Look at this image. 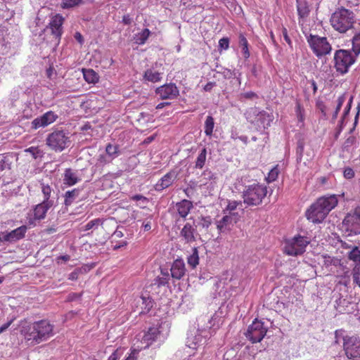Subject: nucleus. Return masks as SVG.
I'll list each match as a JSON object with an SVG mask.
<instances>
[{
	"mask_svg": "<svg viewBox=\"0 0 360 360\" xmlns=\"http://www.w3.org/2000/svg\"><path fill=\"white\" fill-rule=\"evenodd\" d=\"M21 326L20 334L22 335L26 342L31 345H39L49 340L53 337L55 333V326L47 319L35 321Z\"/></svg>",
	"mask_w": 360,
	"mask_h": 360,
	"instance_id": "obj_1",
	"label": "nucleus"
},
{
	"mask_svg": "<svg viewBox=\"0 0 360 360\" xmlns=\"http://www.w3.org/2000/svg\"><path fill=\"white\" fill-rule=\"evenodd\" d=\"M338 203V200L335 195L320 197L307 210L305 216L312 223L320 224Z\"/></svg>",
	"mask_w": 360,
	"mask_h": 360,
	"instance_id": "obj_2",
	"label": "nucleus"
},
{
	"mask_svg": "<svg viewBox=\"0 0 360 360\" xmlns=\"http://www.w3.org/2000/svg\"><path fill=\"white\" fill-rule=\"evenodd\" d=\"M330 22L335 31L340 34H345L354 28L356 16L352 10L340 6L332 13Z\"/></svg>",
	"mask_w": 360,
	"mask_h": 360,
	"instance_id": "obj_3",
	"label": "nucleus"
},
{
	"mask_svg": "<svg viewBox=\"0 0 360 360\" xmlns=\"http://www.w3.org/2000/svg\"><path fill=\"white\" fill-rule=\"evenodd\" d=\"M46 145L51 150L56 153L62 152L70 144V137L67 130L63 128H53L51 131L47 134Z\"/></svg>",
	"mask_w": 360,
	"mask_h": 360,
	"instance_id": "obj_4",
	"label": "nucleus"
},
{
	"mask_svg": "<svg viewBox=\"0 0 360 360\" xmlns=\"http://www.w3.org/2000/svg\"><path fill=\"white\" fill-rule=\"evenodd\" d=\"M267 194L266 186L254 184L248 186L243 193L244 203L249 206H257L262 203Z\"/></svg>",
	"mask_w": 360,
	"mask_h": 360,
	"instance_id": "obj_5",
	"label": "nucleus"
},
{
	"mask_svg": "<svg viewBox=\"0 0 360 360\" xmlns=\"http://www.w3.org/2000/svg\"><path fill=\"white\" fill-rule=\"evenodd\" d=\"M309 243L310 240L307 237L298 234L285 240L283 252L289 256L302 255Z\"/></svg>",
	"mask_w": 360,
	"mask_h": 360,
	"instance_id": "obj_6",
	"label": "nucleus"
},
{
	"mask_svg": "<svg viewBox=\"0 0 360 360\" xmlns=\"http://www.w3.org/2000/svg\"><path fill=\"white\" fill-rule=\"evenodd\" d=\"M307 41L313 53L319 58L329 54L332 50L331 45L325 37L310 34Z\"/></svg>",
	"mask_w": 360,
	"mask_h": 360,
	"instance_id": "obj_7",
	"label": "nucleus"
},
{
	"mask_svg": "<svg viewBox=\"0 0 360 360\" xmlns=\"http://www.w3.org/2000/svg\"><path fill=\"white\" fill-rule=\"evenodd\" d=\"M334 61L336 72L345 75L355 62V58L349 51L340 49L335 53Z\"/></svg>",
	"mask_w": 360,
	"mask_h": 360,
	"instance_id": "obj_8",
	"label": "nucleus"
},
{
	"mask_svg": "<svg viewBox=\"0 0 360 360\" xmlns=\"http://www.w3.org/2000/svg\"><path fill=\"white\" fill-rule=\"evenodd\" d=\"M343 349L349 359L360 360V337L358 335L343 337Z\"/></svg>",
	"mask_w": 360,
	"mask_h": 360,
	"instance_id": "obj_9",
	"label": "nucleus"
},
{
	"mask_svg": "<svg viewBox=\"0 0 360 360\" xmlns=\"http://www.w3.org/2000/svg\"><path fill=\"white\" fill-rule=\"evenodd\" d=\"M266 332L267 328L264 327V323L255 319L248 326L245 335L252 343H257L263 340Z\"/></svg>",
	"mask_w": 360,
	"mask_h": 360,
	"instance_id": "obj_10",
	"label": "nucleus"
},
{
	"mask_svg": "<svg viewBox=\"0 0 360 360\" xmlns=\"http://www.w3.org/2000/svg\"><path fill=\"white\" fill-rule=\"evenodd\" d=\"M342 224L350 234H360V207L358 206L347 213Z\"/></svg>",
	"mask_w": 360,
	"mask_h": 360,
	"instance_id": "obj_11",
	"label": "nucleus"
},
{
	"mask_svg": "<svg viewBox=\"0 0 360 360\" xmlns=\"http://www.w3.org/2000/svg\"><path fill=\"white\" fill-rule=\"evenodd\" d=\"M27 231L25 225L20 226L11 231H3L0 233V243H15L25 238Z\"/></svg>",
	"mask_w": 360,
	"mask_h": 360,
	"instance_id": "obj_12",
	"label": "nucleus"
},
{
	"mask_svg": "<svg viewBox=\"0 0 360 360\" xmlns=\"http://www.w3.org/2000/svg\"><path fill=\"white\" fill-rule=\"evenodd\" d=\"M58 118V115L53 111L49 110L34 118L32 122V129H37L40 127H46L55 122Z\"/></svg>",
	"mask_w": 360,
	"mask_h": 360,
	"instance_id": "obj_13",
	"label": "nucleus"
},
{
	"mask_svg": "<svg viewBox=\"0 0 360 360\" xmlns=\"http://www.w3.org/2000/svg\"><path fill=\"white\" fill-rule=\"evenodd\" d=\"M53 205V202H43L37 205L33 210V217H28V224L32 226H36V221L44 219L49 209Z\"/></svg>",
	"mask_w": 360,
	"mask_h": 360,
	"instance_id": "obj_14",
	"label": "nucleus"
},
{
	"mask_svg": "<svg viewBox=\"0 0 360 360\" xmlns=\"http://www.w3.org/2000/svg\"><path fill=\"white\" fill-rule=\"evenodd\" d=\"M155 93L162 99H174L179 96V91L175 84L169 83L158 87Z\"/></svg>",
	"mask_w": 360,
	"mask_h": 360,
	"instance_id": "obj_15",
	"label": "nucleus"
},
{
	"mask_svg": "<svg viewBox=\"0 0 360 360\" xmlns=\"http://www.w3.org/2000/svg\"><path fill=\"white\" fill-rule=\"evenodd\" d=\"M64 18L60 14H56L51 18L49 24L52 35L59 41L63 34Z\"/></svg>",
	"mask_w": 360,
	"mask_h": 360,
	"instance_id": "obj_16",
	"label": "nucleus"
},
{
	"mask_svg": "<svg viewBox=\"0 0 360 360\" xmlns=\"http://www.w3.org/2000/svg\"><path fill=\"white\" fill-rule=\"evenodd\" d=\"M198 232L195 226L186 223L180 231L179 236L185 243H193L196 241Z\"/></svg>",
	"mask_w": 360,
	"mask_h": 360,
	"instance_id": "obj_17",
	"label": "nucleus"
},
{
	"mask_svg": "<svg viewBox=\"0 0 360 360\" xmlns=\"http://www.w3.org/2000/svg\"><path fill=\"white\" fill-rule=\"evenodd\" d=\"M238 215L237 213L224 215L221 219L216 221L215 224L219 234L230 231L232 226L237 222L233 220V217Z\"/></svg>",
	"mask_w": 360,
	"mask_h": 360,
	"instance_id": "obj_18",
	"label": "nucleus"
},
{
	"mask_svg": "<svg viewBox=\"0 0 360 360\" xmlns=\"http://www.w3.org/2000/svg\"><path fill=\"white\" fill-rule=\"evenodd\" d=\"M186 267L184 261L181 259H175L171 266V276L173 278L180 280L186 274Z\"/></svg>",
	"mask_w": 360,
	"mask_h": 360,
	"instance_id": "obj_19",
	"label": "nucleus"
},
{
	"mask_svg": "<svg viewBox=\"0 0 360 360\" xmlns=\"http://www.w3.org/2000/svg\"><path fill=\"white\" fill-rule=\"evenodd\" d=\"M176 179V174L172 171L164 175L155 184V188L158 191H161L169 187Z\"/></svg>",
	"mask_w": 360,
	"mask_h": 360,
	"instance_id": "obj_20",
	"label": "nucleus"
},
{
	"mask_svg": "<svg viewBox=\"0 0 360 360\" xmlns=\"http://www.w3.org/2000/svg\"><path fill=\"white\" fill-rule=\"evenodd\" d=\"M193 207L192 202L186 199L176 204L177 212L182 218H186L188 216Z\"/></svg>",
	"mask_w": 360,
	"mask_h": 360,
	"instance_id": "obj_21",
	"label": "nucleus"
},
{
	"mask_svg": "<svg viewBox=\"0 0 360 360\" xmlns=\"http://www.w3.org/2000/svg\"><path fill=\"white\" fill-rule=\"evenodd\" d=\"M297 11L299 16V23L301 24L304 19L309 16L310 13V9L307 2L305 1L297 0Z\"/></svg>",
	"mask_w": 360,
	"mask_h": 360,
	"instance_id": "obj_22",
	"label": "nucleus"
},
{
	"mask_svg": "<svg viewBox=\"0 0 360 360\" xmlns=\"http://www.w3.org/2000/svg\"><path fill=\"white\" fill-rule=\"evenodd\" d=\"M80 181V179L77 176V173L75 172L72 169L68 168L65 170L63 184L72 186L75 185Z\"/></svg>",
	"mask_w": 360,
	"mask_h": 360,
	"instance_id": "obj_23",
	"label": "nucleus"
},
{
	"mask_svg": "<svg viewBox=\"0 0 360 360\" xmlns=\"http://www.w3.org/2000/svg\"><path fill=\"white\" fill-rule=\"evenodd\" d=\"M159 335L160 330L158 328L150 327L144 334L143 340L146 342L147 345H150L156 340Z\"/></svg>",
	"mask_w": 360,
	"mask_h": 360,
	"instance_id": "obj_24",
	"label": "nucleus"
},
{
	"mask_svg": "<svg viewBox=\"0 0 360 360\" xmlns=\"http://www.w3.org/2000/svg\"><path fill=\"white\" fill-rule=\"evenodd\" d=\"M169 274L168 271L161 269V274L157 276L154 280V284L158 287L165 286L169 284Z\"/></svg>",
	"mask_w": 360,
	"mask_h": 360,
	"instance_id": "obj_25",
	"label": "nucleus"
},
{
	"mask_svg": "<svg viewBox=\"0 0 360 360\" xmlns=\"http://www.w3.org/2000/svg\"><path fill=\"white\" fill-rule=\"evenodd\" d=\"M239 46L242 48V53L245 59L249 58L250 56L249 43L246 37L242 33L239 34Z\"/></svg>",
	"mask_w": 360,
	"mask_h": 360,
	"instance_id": "obj_26",
	"label": "nucleus"
},
{
	"mask_svg": "<svg viewBox=\"0 0 360 360\" xmlns=\"http://www.w3.org/2000/svg\"><path fill=\"white\" fill-rule=\"evenodd\" d=\"M83 76L85 81L89 84H95L98 81V74L92 69H84Z\"/></svg>",
	"mask_w": 360,
	"mask_h": 360,
	"instance_id": "obj_27",
	"label": "nucleus"
},
{
	"mask_svg": "<svg viewBox=\"0 0 360 360\" xmlns=\"http://www.w3.org/2000/svg\"><path fill=\"white\" fill-rule=\"evenodd\" d=\"M143 79L146 81L155 83L161 80V74L158 72H154L150 69L146 70L144 72Z\"/></svg>",
	"mask_w": 360,
	"mask_h": 360,
	"instance_id": "obj_28",
	"label": "nucleus"
},
{
	"mask_svg": "<svg viewBox=\"0 0 360 360\" xmlns=\"http://www.w3.org/2000/svg\"><path fill=\"white\" fill-rule=\"evenodd\" d=\"M80 190L79 188H75L72 191H68L65 193V204L68 206L70 205L74 200L79 196Z\"/></svg>",
	"mask_w": 360,
	"mask_h": 360,
	"instance_id": "obj_29",
	"label": "nucleus"
},
{
	"mask_svg": "<svg viewBox=\"0 0 360 360\" xmlns=\"http://www.w3.org/2000/svg\"><path fill=\"white\" fill-rule=\"evenodd\" d=\"M214 120L212 116L209 115L207 117L205 121V134L207 136H212L214 131Z\"/></svg>",
	"mask_w": 360,
	"mask_h": 360,
	"instance_id": "obj_30",
	"label": "nucleus"
},
{
	"mask_svg": "<svg viewBox=\"0 0 360 360\" xmlns=\"http://www.w3.org/2000/svg\"><path fill=\"white\" fill-rule=\"evenodd\" d=\"M187 262L193 269L199 264L198 251L197 248H193V253L187 258Z\"/></svg>",
	"mask_w": 360,
	"mask_h": 360,
	"instance_id": "obj_31",
	"label": "nucleus"
},
{
	"mask_svg": "<svg viewBox=\"0 0 360 360\" xmlns=\"http://www.w3.org/2000/svg\"><path fill=\"white\" fill-rule=\"evenodd\" d=\"M207 157V149L205 148H202L200 153L198 154L195 167L198 169H202L205 163Z\"/></svg>",
	"mask_w": 360,
	"mask_h": 360,
	"instance_id": "obj_32",
	"label": "nucleus"
},
{
	"mask_svg": "<svg viewBox=\"0 0 360 360\" xmlns=\"http://www.w3.org/2000/svg\"><path fill=\"white\" fill-rule=\"evenodd\" d=\"M106 154L110 158V160H113L119 155V147L117 145L111 143L107 144L105 147Z\"/></svg>",
	"mask_w": 360,
	"mask_h": 360,
	"instance_id": "obj_33",
	"label": "nucleus"
},
{
	"mask_svg": "<svg viewBox=\"0 0 360 360\" xmlns=\"http://www.w3.org/2000/svg\"><path fill=\"white\" fill-rule=\"evenodd\" d=\"M150 32L148 28L143 29L136 37V43L142 45L146 43L150 36Z\"/></svg>",
	"mask_w": 360,
	"mask_h": 360,
	"instance_id": "obj_34",
	"label": "nucleus"
},
{
	"mask_svg": "<svg viewBox=\"0 0 360 360\" xmlns=\"http://www.w3.org/2000/svg\"><path fill=\"white\" fill-rule=\"evenodd\" d=\"M103 220L99 218L94 219L89 221L84 226V231H89L91 229H97L99 226L103 225Z\"/></svg>",
	"mask_w": 360,
	"mask_h": 360,
	"instance_id": "obj_35",
	"label": "nucleus"
},
{
	"mask_svg": "<svg viewBox=\"0 0 360 360\" xmlns=\"http://www.w3.org/2000/svg\"><path fill=\"white\" fill-rule=\"evenodd\" d=\"M83 3V0H62L60 7L64 9L72 8Z\"/></svg>",
	"mask_w": 360,
	"mask_h": 360,
	"instance_id": "obj_36",
	"label": "nucleus"
},
{
	"mask_svg": "<svg viewBox=\"0 0 360 360\" xmlns=\"http://www.w3.org/2000/svg\"><path fill=\"white\" fill-rule=\"evenodd\" d=\"M349 259L356 263V266H360V250L358 248H353L349 253Z\"/></svg>",
	"mask_w": 360,
	"mask_h": 360,
	"instance_id": "obj_37",
	"label": "nucleus"
},
{
	"mask_svg": "<svg viewBox=\"0 0 360 360\" xmlns=\"http://www.w3.org/2000/svg\"><path fill=\"white\" fill-rule=\"evenodd\" d=\"M41 192L44 195V200L43 202H53L52 201L49 200V198L51 197V194L52 192V189L51 186L48 184H41Z\"/></svg>",
	"mask_w": 360,
	"mask_h": 360,
	"instance_id": "obj_38",
	"label": "nucleus"
},
{
	"mask_svg": "<svg viewBox=\"0 0 360 360\" xmlns=\"http://www.w3.org/2000/svg\"><path fill=\"white\" fill-rule=\"evenodd\" d=\"M279 174L278 166L276 165L269 172L268 176L266 177V179L268 183L273 182L276 181Z\"/></svg>",
	"mask_w": 360,
	"mask_h": 360,
	"instance_id": "obj_39",
	"label": "nucleus"
},
{
	"mask_svg": "<svg viewBox=\"0 0 360 360\" xmlns=\"http://www.w3.org/2000/svg\"><path fill=\"white\" fill-rule=\"evenodd\" d=\"M352 51L356 56L360 53V33L355 34L352 38Z\"/></svg>",
	"mask_w": 360,
	"mask_h": 360,
	"instance_id": "obj_40",
	"label": "nucleus"
},
{
	"mask_svg": "<svg viewBox=\"0 0 360 360\" xmlns=\"http://www.w3.org/2000/svg\"><path fill=\"white\" fill-rule=\"evenodd\" d=\"M297 118L299 122H303L304 120V110L300 103H297L295 108Z\"/></svg>",
	"mask_w": 360,
	"mask_h": 360,
	"instance_id": "obj_41",
	"label": "nucleus"
},
{
	"mask_svg": "<svg viewBox=\"0 0 360 360\" xmlns=\"http://www.w3.org/2000/svg\"><path fill=\"white\" fill-rule=\"evenodd\" d=\"M238 206H242L241 201H229L228 205L226 207V210L229 211L230 214H233L232 212L234 211Z\"/></svg>",
	"mask_w": 360,
	"mask_h": 360,
	"instance_id": "obj_42",
	"label": "nucleus"
},
{
	"mask_svg": "<svg viewBox=\"0 0 360 360\" xmlns=\"http://www.w3.org/2000/svg\"><path fill=\"white\" fill-rule=\"evenodd\" d=\"M353 282L360 287V270L359 267L355 266L352 271Z\"/></svg>",
	"mask_w": 360,
	"mask_h": 360,
	"instance_id": "obj_43",
	"label": "nucleus"
},
{
	"mask_svg": "<svg viewBox=\"0 0 360 360\" xmlns=\"http://www.w3.org/2000/svg\"><path fill=\"white\" fill-rule=\"evenodd\" d=\"M25 152L30 153L34 159H37L41 153L39 147L33 146L26 148Z\"/></svg>",
	"mask_w": 360,
	"mask_h": 360,
	"instance_id": "obj_44",
	"label": "nucleus"
},
{
	"mask_svg": "<svg viewBox=\"0 0 360 360\" xmlns=\"http://www.w3.org/2000/svg\"><path fill=\"white\" fill-rule=\"evenodd\" d=\"M212 219L210 217H202L201 221H200V225L202 227V229H205V231H207L208 229L212 225Z\"/></svg>",
	"mask_w": 360,
	"mask_h": 360,
	"instance_id": "obj_45",
	"label": "nucleus"
},
{
	"mask_svg": "<svg viewBox=\"0 0 360 360\" xmlns=\"http://www.w3.org/2000/svg\"><path fill=\"white\" fill-rule=\"evenodd\" d=\"M343 176L347 179H352L355 176V172L352 167H347L343 172Z\"/></svg>",
	"mask_w": 360,
	"mask_h": 360,
	"instance_id": "obj_46",
	"label": "nucleus"
},
{
	"mask_svg": "<svg viewBox=\"0 0 360 360\" xmlns=\"http://www.w3.org/2000/svg\"><path fill=\"white\" fill-rule=\"evenodd\" d=\"M229 47V39L223 37L219 41V48L223 50H227Z\"/></svg>",
	"mask_w": 360,
	"mask_h": 360,
	"instance_id": "obj_47",
	"label": "nucleus"
},
{
	"mask_svg": "<svg viewBox=\"0 0 360 360\" xmlns=\"http://www.w3.org/2000/svg\"><path fill=\"white\" fill-rule=\"evenodd\" d=\"M346 100L345 94H342L337 99V105L335 108V111L339 112L343 103H345Z\"/></svg>",
	"mask_w": 360,
	"mask_h": 360,
	"instance_id": "obj_48",
	"label": "nucleus"
},
{
	"mask_svg": "<svg viewBox=\"0 0 360 360\" xmlns=\"http://www.w3.org/2000/svg\"><path fill=\"white\" fill-rule=\"evenodd\" d=\"M316 108L320 110L323 117H326V106L323 101H317L316 103Z\"/></svg>",
	"mask_w": 360,
	"mask_h": 360,
	"instance_id": "obj_49",
	"label": "nucleus"
},
{
	"mask_svg": "<svg viewBox=\"0 0 360 360\" xmlns=\"http://www.w3.org/2000/svg\"><path fill=\"white\" fill-rule=\"evenodd\" d=\"M344 330L342 329L336 330L335 331V342L336 344L340 343V338L343 336Z\"/></svg>",
	"mask_w": 360,
	"mask_h": 360,
	"instance_id": "obj_50",
	"label": "nucleus"
},
{
	"mask_svg": "<svg viewBox=\"0 0 360 360\" xmlns=\"http://www.w3.org/2000/svg\"><path fill=\"white\" fill-rule=\"evenodd\" d=\"M15 318L11 319L0 327V334L6 331L14 321Z\"/></svg>",
	"mask_w": 360,
	"mask_h": 360,
	"instance_id": "obj_51",
	"label": "nucleus"
},
{
	"mask_svg": "<svg viewBox=\"0 0 360 360\" xmlns=\"http://www.w3.org/2000/svg\"><path fill=\"white\" fill-rule=\"evenodd\" d=\"M282 34H283L285 41L288 43V45L291 46L292 41L290 39V37L288 36L287 29L284 27H282Z\"/></svg>",
	"mask_w": 360,
	"mask_h": 360,
	"instance_id": "obj_52",
	"label": "nucleus"
},
{
	"mask_svg": "<svg viewBox=\"0 0 360 360\" xmlns=\"http://www.w3.org/2000/svg\"><path fill=\"white\" fill-rule=\"evenodd\" d=\"M241 96L243 98H248V99H252L255 98H257V94L255 93H254L253 91L245 92L241 94Z\"/></svg>",
	"mask_w": 360,
	"mask_h": 360,
	"instance_id": "obj_53",
	"label": "nucleus"
},
{
	"mask_svg": "<svg viewBox=\"0 0 360 360\" xmlns=\"http://www.w3.org/2000/svg\"><path fill=\"white\" fill-rule=\"evenodd\" d=\"M120 349H117L108 359V360H117L120 355L122 354L120 352Z\"/></svg>",
	"mask_w": 360,
	"mask_h": 360,
	"instance_id": "obj_54",
	"label": "nucleus"
},
{
	"mask_svg": "<svg viewBox=\"0 0 360 360\" xmlns=\"http://www.w3.org/2000/svg\"><path fill=\"white\" fill-rule=\"evenodd\" d=\"M356 141V138L354 136H349L345 141V147H349L354 144Z\"/></svg>",
	"mask_w": 360,
	"mask_h": 360,
	"instance_id": "obj_55",
	"label": "nucleus"
},
{
	"mask_svg": "<svg viewBox=\"0 0 360 360\" xmlns=\"http://www.w3.org/2000/svg\"><path fill=\"white\" fill-rule=\"evenodd\" d=\"M127 242L125 241V240H122L118 243H116L115 245H112V250H117L120 248H124L125 246H127Z\"/></svg>",
	"mask_w": 360,
	"mask_h": 360,
	"instance_id": "obj_56",
	"label": "nucleus"
},
{
	"mask_svg": "<svg viewBox=\"0 0 360 360\" xmlns=\"http://www.w3.org/2000/svg\"><path fill=\"white\" fill-rule=\"evenodd\" d=\"M136 350L132 349L129 355L125 359V360H137Z\"/></svg>",
	"mask_w": 360,
	"mask_h": 360,
	"instance_id": "obj_57",
	"label": "nucleus"
},
{
	"mask_svg": "<svg viewBox=\"0 0 360 360\" xmlns=\"http://www.w3.org/2000/svg\"><path fill=\"white\" fill-rule=\"evenodd\" d=\"M122 22L124 24V25H130L131 22V18L130 17V15L129 14L127 15H124L123 17H122Z\"/></svg>",
	"mask_w": 360,
	"mask_h": 360,
	"instance_id": "obj_58",
	"label": "nucleus"
},
{
	"mask_svg": "<svg viewBox=\"0 0 360 360\" xmlns=\"http://www.w3.org/2000/svg\"><path fill=\"white\" fill-rule=\"evenodd\" d=\"M81 297V294H78V293H70L69 295H68V300L69 301H72L75 299H78V298H80Z\"/></svg>",
	"mask_w": 360,
	"mask_h": 360,
	"instance_id": "obj_59",
	"label": "nucleus"
},
{
	"mask_svg": "<svg viewBox=\"0 0 360 360\" xmlns=\"http://www.w3.org/2000/svg\"><path fill=\"white\" fill-rule=\"evenodd\" d=\"M215 86V82H208L205 86L204 90L206 91H210L212 90L213 86Z\"/></svg>",
	"mask_w": 360,
	"mask_h": 360,
	"instance_id": "obj_60",
	"label": "nucleus"
},
{
	"mask_svg": "<svg viewBox=\"0 0 360 360\" xmlns=\"http://www.w3.org/2000/svg\"><path fill=\"white\" fill-rule=\"evenodd\" d=\"M143 227L144 231H148L151 229V223L150 221H146L143 223Z\"/></svg>",
	"mask_w": 360,
	"mask_h": 360,
	"instance_id": "obj_61",
	"label": "nucleus"
},
{
	"mask_svg": "<svg viewBox=\"0 0 360 360\" xmlns=\"http://www.w3.org/2000/svg\"><path fill=\"white\" fill-rule=\"evenodd\" d=\"M78 278V273L77 271H73L72 272L70 275H69V277L68 278L70 280H72V281H74V280H77Z\"/></svg>",
	"mask_w": 360,
	"mask_h": 360,
	"instance_id": "obj_62",
	"label": "nucleus"
},
{
	"mask_svg": "<svg viewBox=\"0 0 360 360\" xmlns=\"http://www.w3.org/2000/svg\"><path fill=\"white\" fill-rule=\"evenodd\" d=\"M131 200H135V201H138V200H146V198L141 195H133L131 198Z\"/></svg>",
	"mask_w": 360,
	"mask_h": 360,
	"instance_id": "obj_63",
	"label": "nucleus"
},
{
	"mask_svg": "<svg viewBox=\"0 0 360 360\" xmlns=\"http://www.w3.org/2000/svg\"><path fill=\"white\" fill-rule=\"evenodd\" d=\"M345 118V117H342L341 120L339 121V130L338 131V134H340L341 132V131L342 130V129H343V124H344Z\"/></svg>",
	"mask_w": 360,
	"mask_h": 360,
	"instance_id": "obj_64",
	"label": "nucleus"
}]
</instances>
